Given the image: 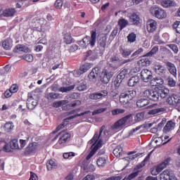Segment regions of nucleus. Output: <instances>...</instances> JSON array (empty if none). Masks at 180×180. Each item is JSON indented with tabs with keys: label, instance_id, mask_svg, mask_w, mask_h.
<instances>
[{
	"label": "nucleus",
	"instance_id": "20e7f679",
	"mask_svg": "<svg viewBox=\"0 0 180 180\" xmlns=\"http://www.w3.org/2000/svg\"><path fill=\"white\" fill-rule=\"evenodd\" d=\"M143 98H148L153 102H158L160 99V93L155 89H147L143 93Z\"/></svg>",
	"mask_w": 180,
	"mask_h": 180
},
{
	"label": "nucleus",
	"instance_id": "bb28decb",
	"mask_svg": "<svg viewBox=\"0 0 180 180\" xmlns=\"http://www.w3.org/2000/svg\"><path fill=\"white\" fill-rule=\"evenodd\" d=\"M140 82V77L139 76H133L128 81V85L129 86H136Z\"/></svg>",
	"mask_w": 180,
	"mask_h": 180
},
{
	"label": "nucleus",
	"instance_id": "f704fd0d",
	"mask_svg": "<svg viewBox=\"0 0 180 180\" xmlns=\"http://www.w3.org/2000/svg\"><path fill=\"white\" fill-rule=\"evenodd\" d=\"M138 64L141 67H148L151 64V61L147 58H143L138 61Z\"/></svg>",
	"mask_w": 180,
	"mask_h": 180
},
{
	"label": "nucleus",
	"instance_id": "aec40b11",
	"mask_svg": "<svg viewBox=\"0 0 180 180\" xmlns=\"http://www.w3.org/2000/svg\"><path fill=\"white\" fill-rule=\"evenodd\" d=\"M98 74H101V68L96 67L93 68L91 72L89 75V78L90 81H94V79H96Z\"/></svg>",
	"mask_w": 180,
	"mask_h": 180
},
{
	"label": "nucleus",
	"instance_id": "774afa93",
	"mask_svg": "<svg viewBox=\"0 0 180 180\" xmlns=\"http://www.w3.org/2000/svg\"><path fill=\"white\" fill-rule=\"evenodd\" d=\"M169 47L176 54V53H178V51H179V49H178V46H176V44H172L169 45Z\"/></svg>",
	"mask_w": 180,
	"mask_h": 180
},
{
	"label": "nucleus",
	"instance_id": "de8ad7c7",
	"mask_svg": "<svg viewBox=\"0 0 180 180\" xmlns=\"http://www.w3.org/2000/svg\"><path fill=\"white\" fill-rule=\"evenodd\" d=\"M68 103V100H64L61 101H56L53 103V108H60L63 105H67Z\"/></svg>",
	"mask_w": 180,
	"mask_h": 180
},
{
	"label": "nucleus",
	"instance_id": "dca6fc26",
	"mask_svg": "<svg viewBox=\"0 0 180 180\" xmlns=\"http://www.w3.org/2000/svg\"><path fill=\"white\" fill-rule=\"evenodd\" d=\"M146 27L148 33H154L157 30V21L150 19L146 22Z\"/></svg>",
	"mask_w": 180,
	"mask_h": 180
},
{
	"label": "nucleus",
	"instance_id": "8fccbe9b",
	"mask_svg": "<svg viewBox=\"0 0 180 180\" xmlns=\"http://www.w3.org/2000/svg\"><path fill=\"white\" fill-rule=\"evenodd\" d=\"M158 92L159 93V97L162 99H165V98H168V91H165L164 89L158 90Z\"/></svg>",
	"mask_w": 180,
	"mask_h": 180
},
{
	"label": "nucleus",
	"instance_id": "338daca9",
	"mask_svg": "<svg viewBox=\"0 0 180 180\" xmlns=\"http://www.w3.org/2000/svg\"><path fill=\"white\" fill-rule=\"evenodd\" d=\"M4 129L7 131L12 130V129H13V123L11 122H6L4 125Z\"/></svg>",
	"mask_w": 180,
	"mask_h": 180
},
{
	"label": "nucleus",
	"instance_id": "412c9836",
	"mask_svg": "<svg viewBox=\"0 0 180 180\" xmlns=\"http://www.w3.org/2000/svg\"><path fill=\"white\" fill-rule=\"evenodd\" d=\"M167 70L169 71V72H170L171 75H173V77H174V78H176V67L175 66V65L171 62H167L166 63Z\"/></svg>",
	"mask_w": 180,
	"mask_h": 180
},
{
	"label": "nucleus",
	"instance_id": "c756f323",
	"mask_svg": "<svg viewBox=\"0 0 180 180\" xmlns=\"http://www.w3.org/2000/svg\"><path fill=\"white\" fill-rule=\"evenodd\" d=\"M18 50L19 51H23L24 53H30V49H29V47L23 45H17L15 49H13V52L18 53Z\"/></svg>",
	"mask_w": 180,
	"mask_h": 180
},
{
	"label": "nucleus",
	"instance_id": "4be33fe9",
	"mask_svg": "<svg viewBox=\"0 0 180 180\" xmlns=\"http://www.w3.org/2000/svg\"><path fill=\"white\" fill-rule=\"evenodd\" d=\"M13 41L11 38H7L2 42V47L4 50H11L13 46Z\"/></svg>",
	"mask_w": 180,
	"mask_h": 180
},
{
	"label": "nucleus",
	"instance_id": "13d9d810",
	"mask_svg": "<svg viewBox=\"0 0 180 180\" xmlns=\"http://www.w3.org/2000/svg\"><path fill=\"white\" fill-rule=\"evenodd\" d=\"M139 171H136L135 172L131 173L128 176H126L125 179L127 180H132L134 179L136 176H139Z\"/></svg>",
	"mask_w": 180,
	"mask_h": 180
},
{
	"label": "nucleus",
	"instance_id": "a18cd8bd",
	"mask_svg": "<svg viewBox=\"0 0 180 180\" xmlns=\"http://www.w3.org/2000/svg\"><path fill=\"white\" fill-rule=\"evenodd\" d=\"M167 78V85L171 87H174L176 85V82L171 76H168Z\"/></svg>",
	"mask_w": 180,
	"mask_h": 180
},
{
	"label": "nucleus",
	"instance_id": "f3484780",
	"mask_svg": "<svg viewBox=\"0 0 180 180\" xmlns=\"http://www.w3.org/2000/svg\"><path fill=\"white\" fill-rule=\"evenodd\" d=\"M89 113H91V110H86L79 114H75L63 120L62 123L63 124V125L67 126L70 124V120L75 119V117H77V116H85V115H88Z\"/></svg>",
	"mask_w": 180,
	"mask_h": 180
},
{
	"label": "nucleus",
	"instance_id": "6ab92c4d",
	"mask_svg": "<svg viewBox=\"0 0 180 180\" xmlns=\"http://www.w3.org/2000/svg\"><path fill=\"white\" fill-rule=\"evenodd\" d=\"M150 84L151 86H162V85H164V79H162V77H156L153 78Z\"/></svg>",
	"mask_w": 180,
	"mask_h": 180
},
{
	"label": "nucleus",
	"instance_id": "6e6552de",
	"mask_svg": "<svg viewBox=\"0 0 180 180\" xmlns=\"http://www.w3.org/2000/svg\"><path fill=\"white\" fill-rule=\"evenodd\" d=\"M169 162H171V158L168 157L163 162L157 165L155 172H154V171L151 172L152 175H158L161 171L169 165Z\"/></svg>",
	"mask_w": 180,
	"mask_h": 180
},
{
	"label": "nucleus",
	"instance_id": "3c124183",
	"mask_svg": "<svg viewBox=\"0 0 180 180\" xmlns=\"http://www.w3.org/2000/svg\"><path fill=\"white\" fill-rule=\"evenodd\" d=\"M106 110H108V108H103L94 110L92 112V115L95 116V115H100V113H103V112H106Z\"/></svg>",
	"mask_w": 180,
	"mask_h": 180
},
{
	"label": "nucleus",
	"instance_id": "79ce46f5",
	"mask_svg": "<svg viewBox=\"0 0 180 180\" xmlns=\"http://www.w3.org/2000/svg\"><path fill=\"white\" fill-rule=\"evenodd\" d=\"M144 51V49L143 48H139L138 50L135 51L131 55V58L134 61L135 58H137L141 53Z\"/></svg>",
	"mask_w": 180,
	"mask_h": 180
},
{
	"label": "nucleus",
	"instance_id": "bf43d9fd",
	"mask_svg": "<svg viewBox=\"0 0 180 180\" xmlns=\"http://www.w3.org/2000/svg\"><path fill=\"white\" fill-rule=\"evenodd\" d=\"M25 61H27L28 63H32L33 61V55L32 54H27L22 56Z\"/></svg>",
	"mask_w": 180,
	"mask_h": 180
},
{
	"label": "nucleus",
	"instance_id": "423d86ee",
	"mask_svg": "<svg viewBox=\"0 0 180 180\" xmlns=\"http://www.w3.org/2000/svg\"><path fill=\"white\" fill-rule=\"evenodd\" d=\"M58 137H60L58 140L59 144H65L71 139V134L67 131H62L52 139V141H56Z\"/></svg>",
	"mask_w": 180,
	"mask_h": 180
},
{
	"label": "nucleus",
	"instance_id": "680f3d73",
	"mask_svg": "<svg viewBox=\"0 0 180 180\" xmlns=\"http://www.w3.org/2000/svg\"><path fill=\"white\" fill-rule=\"evenodd\" d=\"M173 29H175L176 33H179L180 34V21H176L173 24Z\"/></svg>",
	"mask_w": 180,
	"mask_h": 180
},
{
	"label": "nucleus",
	"instance_id": "f8f14e48",
	"mask_svg": "<svg viewBox=\"0 0 180 180\" xmlns=\"http://www.w3.org/2000/svg\"><path fill=\"white\" fill-rule=\"evenodd\" d=\"M102 140L98 141V143L94 142V143L91 146V150L86 156V160H91V158L94 157L96 151H98V148H101V147H102Z\"/></svg>",
	"mask_w": 180,
	"mask_h": 180
},
{
	"label": "nucleus",
	"instance_id": "39448f33",
	"mask_svg": "<svg viewBox=\"0 0 180 180\" xmlns=\"http://www.w3.org/2000/svg\"><path fill=\"white\" fill-rule=\"evenodd\" d=\"M166 103L169 106H174L180 110V96L178 94H173L166 98Z\"/></svg>",
	"mask_w": 180,
	"mask_h": 180
},
{
	"label": "nucleus",
	"instance_id": "5fc2aeb1",
	"mask_svg": "<svg viewBox=\"0 0 180 180\" xmlns=\"http://www.w3.org/2000/svg\"><path fill=\"white\" fill-rule=\"evenodd\" d=\"M98 44L99 46L101 48V50H105V49L106 48V38L103 37L100 39Z\"/></svg>",
	"mask_w": 180,
	"mask_h": 180
},
{
	"label": "nucleus",
	"instance_id": "a878e982",
	"mask_svg": "<svg viewBox=\"0 0 180 180\" xmlns=\"http://www.w3.org/2000/svg\"><path fill=\"white\" fill-rule=\"evenodd\" d=\"M129 20L133 25H135V26H139V25H140V16L137 15V13H133L129 16Z\"/></svg>",
	"mask_w": 180,
	"mask_h": 180
},
{
	"label": "nucleus",
	"instance_id": "603ef678",
	"mask_svg": "<svg viewBox=\"0 0 180 180\" xmlns=\"http://www.w3.org/2000/svg\"><path fill=\"white\" fill-rule=\"evenodd\" d=\"M63 157L65 160H68L72 158V157H75V153L74 152H68L65 153L63 155Z\"/></svg>",
	"mask_w": 180,
	"mask_h": 180
},
{
	"label": "nucleus",
	"instance_id": "052dcab7",
	"mask_svg": "<svg viewBox=\"0 0 180 180\" xmlns=\"http://www.w3.org/2000/svg\"><path fill=\"white\" fill-rule=\"evenodd\" d=\"M27 141H29V136L26 140L20 139V150H22L27 144Z\"/></svg>",
	"mask_w": 180,
	"mask_h": 180
},
{
	"label": "nucleus",
	"instance_id": "0eeeda50",
	"mask_svg": "<svg viewBox=\"0 0 180 180\" xmlns=\"http://www.w3.org/2000/svg\"><path fill=\"white\" fill-rule=\"evenodd\" d=\"M150 12L151 15L157 18V19H165V18H167V13L160 7H151Z\"/></svg>",
	"mask_w": 180,
	"mask_h": 180
},
{
	"label": "nucleus",
	"instance_id": "2f4dec72",
	"mask_svg": "<svg viewBox=\"0 0 180 180\" xmlns=\"http://www.w3.org/2000/svg\"><path fill=\"white\" fill-rule=\"evenodd\" d=\"M162 6L163 8H171V6H176V4L172 0H163L162 1Z\"/></svg>",
	"mask_w": 180,
	"mask_h": 180
},
{
	"label": "nucleus",
	"instance_id": "a19ab883",
	"mask_svg": "<svg viewBox=\"0 0 180 180\" xmlns=\"http://www.w3.org/2000/svg\"><path fill=\"white\" fill-rule=\"evenodd\" d=\"M10 147L12 150H20L19 142L18 139H13L10 142Z\"/></svg>",
	"mask_w": 180,
	"mask_h": 180
},
{
	"label": "nucleus",
	"instance_id": "69168bd1",
	"mask_svg": "<svg viewBox=\"0 0 180 180\" xmlns=\"http://www.w3.org/2000/svg\"><path fill=\"white\" fill-rule=\"evenodd\" d=\"M32 101H33V96H32V94H28V98L27 100V108H28V109H31L30 108V105H32Z\"/></svg>",
	"mask_w": 180,
	"mask_h": 180
},
{
	"label": "nucleus",
	"instance_id": "7ed1b4c3",
	"mask_svg": "<svg viewBox=\"0 0 180 180\" xmlns=\"http://www.w3.org/2000/svg\"><path fill=\"white\" fill-rule=\"evenodd\" d=\"M136 95V92L134 90L127 91L124 93H122L120 95V102L122 105H129L130 101H133Z\"/></svg>",
	"mask_w": 180,
	"mask_h": 180
},
{
	"label": "nucleus",
	"instance_id": "58836bf2",
	"mask_svg": "<svg viewBox=\"0 0 180 180\" xmlns=\"http://www.w3.org/2000/svg\"><path fill=\"white\" fill-rule=\"evenodd\" d=\"M64 42L66 44H71V43H74L72 37L71 36V34L68 32L64 34Z\"/></svg>",
	"mask_w": 180,
	"mask_h": 180
},
{
	"label": "nucleus",
	"instance_id": "473e14b6",
	"mask_svg": "<svg viewBox=\"0 0 180 180\" xmlns=\"http://www.w3.org/2000/svg\"><path fill=\"white\" fill-rule=\"evenodd\" d=\"M129 25V20L121 18L118 20V26H120V30H123L125 27H127Z\"/></svg>",
	"mask_w": 180,
	"mask_h": 180
},
{
	"label": "nucleus",
	"instance_id": "a211bd4d",
	"mask_svg": "<svg viewBox=\"0 0 180 180\" xmlns=\"http://www.w3.org/2000/svg\"><path fill=\"white\" fill-rule=\"evenodd\" d=\"M103 130H105V125H103L101 129L99 134L98 132H96L93 139H91L89 143L90 144H92V143H98L100 140L102 141V139H101V136H102V133H103Z\"/></svg>",
	"mask_w": 180,
	"mask_h": 180
},
{
	"label": "nucleus",
	"instance_id": "4c0bfd02",
	"mask_svg": "<svg viewBox=\"0 0 180 180\" xmlns=\"http://www.w3.org/2000/svg\"><path fill=\"white\" fill-rule=\"evenodd\" d=\"M128 43H134L137 39V35L134 32H131L127 37Z\"/></svg>",
	"mask_w": 180,
	"mask_h": 180
},
{
	"label": "nucleus",
	"instance_id": "f03ea898",
	"mask_svg": "<svg viewBox=\"0 0 180 180\" xmlns=\"http://www.w3.org/2000/svg\"><path fill=\"white\" fill-rule=\"evenodd\" d=\"M116 70H117V68L112 65V64L105 68L100 77L101 82H103V84H109V81H110V78L113 77V74H115Z\"/></svg>",
	"mask_w": 180,
	"mask_h": 180
},
{
	"label": "nucleus",
	"instance_id": "9b49d317",
	"mask_svg": "<svg viewBox=\"0 0 180 180\" xmlns=\"http://www.w3.org/2000/svg\"><path fill=\"white\" fill-rule=\"evenodd\" d=\"M160 180H178L171 169H166L160 174Z\"/></svg>",
	"mask_w": 180,
	"mask_h": 180
},
{
	"label": "nucleus",
	"instance_id": "09e8293b",
	"mask_svg": "<svg viewBox=\"0 0 180 180\" xmlns=\"http://www.w3.org/2000/svg\"><path fill=\"white\" fill-rule=\"evenodd\" d=\"M162 112H165V108H155L149 112L150 115H157L161 113Z\"/></svg>",
	"mask_w": 180,
	"mask_h": 180
},
{
	"label": "nucleus",
	"instance_id": "2eb2a0df",
	"mask_svg": "<svg viewBox=\"0 0 180 180\" xmlns=\"http://www.w3.org/2000/svg\"><path fill=\"white\" fill-rule=\"evenodd\" d=\"M155 71L162 78H167V68L162 65H155Z\"/></svg>",
	"mask_w": 180,
	"mask_h": 180
},
{
	"label": "nucleus",
	"instance_id": "9d476101",
	"mask_svg": "<svg viewBox=\"0 0 180 180\" xmlns=\"http://www.w3.org/2000/svg\"><path fill=\"white\" fill-rule=\"evenodd\" d=\"M131 114H129L124 117H122V119L119 120L117 122H116L112 127L113 129H115L116 130L120 129L121 127H123V126H124V124H126V123H127V122H129V120H131Z\"/></svg>",
	"mask_w": 180,
	"mask_h": 180
},
{
	"label": "nucleus",
	"instance_id": "c85d7f7f",
	"mask_svg": "<svg viewBox=\"0 0 180 180\" xmlns=\"http://www.w3.org/2000/svg\"><path fill=\"white\" fill-rule=\"evenodd\" d=\"M15 13H16V10L14 8H7L3 12L2 15L4 18H11Z\"/></svg>",
	"mask_w": 180,
	"mask_h": 180
},
{
	"label": "nucleus",
	"instance_id": "ddd939ff",
	"mask_svg": "<svg viewBox=\"0 0 180 180\" xmlns=\"http://www.w3.org/2000/svg\"><path fill=\"white\" fill-rule=\"evenodd\" d=\"M141 78L143 82H148L153 79V72L148 69H143L141 72Z\"/></svg>",
	"mask_w": 180,
	"mask_h": 180
},
{
	"label": "nucleus",
	"instance_id": "6e6d98bb",
	"mask_svg": "<svg viewBox=\"0 0 180 180\" xmlns=\"http://www.w3.org/2000/svg\"><path fill=\"white\" fill-rule=\"evenodd\" d=\"M60 96V94H56V93H49L47 96L46 98L47 99H58Z\"/></svg>",
	"mask_w": 180,
	"mask_h": 180
},
{
	"label": "nucleus",
	"instance_id": "864d4df0",
	"mask_svg": "<svg viewBox=\"0 0 180 180\" xmlns=\"http://www.w3.org/2000/svg\"><path fill=\"white\" fill-rule=\"evenodd\" d=\"M124 112V110L120 109V108H115L111 111L112 116H117V115H120Z\"/></svg>",
	"mask_w": 180,
	"mask_h": 180
},
{
	"label": "nucleus",
	"instance_id": "4468645a",
	"mask_svg": "<svg viewBox=\"0 0 180 180\" xmlns=\"http://www.w3.org/2000/svg\"><path fill=\"white\" fill-rule=\"evenodd\" d=\"M108 96V91L102 90L101 91H97L96 93H93L90 94V99H93L94 101H98V99H102Z\"/></svg>",
	"mask_w": 180,
	"mask_h": 180
},
{
	"label": "nucleus",
	"instance_id": "ea45409f",
	"mask_svg": "<svg viewBox=\"0 0 180 180\" xmlns=\"http://www.w3.org/2000/svg\"><path fill=\"white\" fill-rule=\"evenodd\" d=\"M46 167H47L48 171H51L53 168H57V163L56 162L55 160H50L49 162H47Z\"/></svg>",
	"mask_w": 180,
	"mask_h": 180
},
{
	"label": "nucleus",
	"instance_id": "e2e57ef3",
	"mask_svg": "<svg viewBox=\"0 0 180 180\" xmlns=\"http://www.w3.org/2000/svg\"><path fill=\"white\" fill-rule=\"evenodd\" d=\"M144 118V112H139L135 116V120L136 122H141V120Z\"/></svg>",
	"mask_w": 180,
	"mask_h": 180
},
{
	"label": "nucleus",
	"instance_id": "b1692460",
	"mask_svg": "<svg viewBox=\"0 0 180 180\" xmlns=\"http://www.w3.org/2000/svg\"><path fill=\"white\" fill-rule=\"evenodd\" d=\"M150 103L148 99L146 98H141L137 101L136 106L137 108H151V105L147 107V105Z\"/></svg>",
	"mask_w": 180,
	"mask_h": 180
},
{
	"label": "nucleus",
	"instance_id": "37998d69",
	"mask_svg": "<svg viewBox=\"0 0 180 180\" xmlns=\"http://www.w3.org/2000/svg\"><path fill=\"white\" fill-rule=\"evenodd\" d=\"M128 74L129 70L123 69L117 77L118 79L120 78V79H124V78L127 77Z\"/></svg>",
	"mask_w": 180,
	"mask_h": 180
},
{
	"label": "nucleus",
	"instance_id": "0e129e2a",
	"mask_svg": "<svg viewBox=\"0 0 180 180\" xmlns=\"http://www.w3.org/2000/svg\"><path fill=\"white\" fill-rule=\"evenodd\" d=\"M63 0H56L54 5L56 9H61L63 8Z\"/></svg>",
	"mask_w": 180,
	"mask_h": 180
},
{
	"label": "nucleus",
	"instance_id": "4d7b16f0",
	"mask_svg": "<svg viewBox=\"0 0 180 180\" xmlns=\"http://www.w3.org/2000/svg\"><path fill=\"white\" fill-rule=\"evenodd\" d=\"M44 23L45 24L41 26V30H50V22H47L46 20H44Z\"/></svg>",
	"mask_w": 180,
	"mask_h": 180
},
{
	"label": "nucleus",
	"instance_id": "7c9ffc66",
	"mask_svg": "<svg viewBox=\"0 0 180 180\" xmlns=\"http://www.w3.org/2000/svg\"><path fill=\"white\" fill-rule=\"evenodd\" d=\"M80 105H81V101L76 100V101L66 105L64 107V109H67V110L72 109L74 108H77V106H79Z\"/></svg>",
	"mask_w": 180,
	"mask_h": 180
},
{
	"label": "nucleus",
	"instance_id": "e433bc0d",
	"mask_svg": "<svg viewBox=\"0 0 180 180\" xmlns=\"http://www.w3.org/2000/svg\"><path fill=\"white\" fill-rule=\"evenodd\" d=\"M93 67H94V64L86 63L82 65V66H80V70L82 72H83L84 74V72H86V71L91 70V68H92Z\"/></svg>",
	"mask_w": 180,
	"mask_h": 180
},
{
	"label": "nucleus",
	"instance_id": "72a5a7b5",
	"mask_svg": "<svg viewBox=\"0 0 180 180\" xmlns=\"http://www.w3.org/2000/svg\"><path fill=\"white\" fill-rule=\"evenodd\" d=\"M158 46H155L149 52L143 55V57H153V56H155L158 53Z\"/></svg>",
	"mask_w": 180,
	"mask_h": 180
},
{
	"label": "nucleus",
	"instance_id": "393cba45",
	"mask_svg": "<svg viewBox=\"0 0 180 180\" xmlns=\"http://www.w3.org/2000/svg\"><path fill=\"white\" fill-rule=\"evenodd\" d=\"M175 122L172 121H168L163 128L164 133H169L171 130H174L175 129Z\"/></svg>",
	"mask_w": 180,
	"mask_h": 180
},
{
	"label": "nucleus",
	"instance_id": "49530a36",
	"mask_svg": "<svg viewBox=\"0 0 180 180\" xmlns=\"http://www.w3.org/2000/svg\"><path fill=\"white\" fill-rule=\"evenodd\" d=\"M106 165V158L105 157H100L97 160V165L98 167H105Z\"/></svg>",
	"mask_w": 180,
	"mask_h": 180
},
{
	"label": "nucleus",
	"instance_id": "f257e3e1",
	"mask_svg": "<svg viewBox=\"0 0 180 180\" xmlns=\"http://www.w3.org/2000/svg\"><path fill=\"white\" fill-rule=\"evenodd\" d=\"M96 43V30L91 31V37L86 36L83 38L82 40L78 41L77 44L82 47V49H85L88 47V46H91V47H95V44Z\"/></svg>",
	"mask_w": 180,
	"mask_h": 180
},
{
	"label": "nucleus",
	"instance_id": "5701e85b",
	"mask_svg": "<svg viewBox=\"0 0 180 180\" xmlns=\"http://www.w3.org/2000/svg\"><path fill=\"white\" fill-rule=\"evenodd\" d=\"M120 52L121 56L124 58H127L129 56H131V53H133V50L120 46Z\"/></svg>",
	"mask_w": 180,
	"mask_h": 180
},
{
	"label": "nucleus",
	"instance_id": "cd10ccee",
	"mask_svg": "<svg viewBox=\"0 0 180 180\" xmlns=\"http://www.w3.org/2000/svg\"><path fill=\"white\" fill-rule=\"evenodd\" d=\"M37 150V143L33 142L29 144V146L26 148L25 151L27 154H30V153H34Z\"/></svg>",
	"mask_w": 180,
	"mask_h": 180
},
{
	"label": "nucleus",
	"instance_id": "c03bdc74",
	"mask_svg": "<svg viewBox=\"0 0 180 180\" xmlns=\"http://www.w3.org/2000/svg\"><path fill=\"white\" fill-rule=\"evenodd\" d=\"M75 88V85L72 84L66 87L62 86L59 89L60 92H69L70 91H72Z\"/></svg>",
	"mask_w": 180,
	"mask_h": 180
},
{
	"label": "nucleus",
	"instance_id": "1a4fd4ad",
	"mask_svg": "<svg viewBox=\"0 0 180 180\" xmlns=\"http://www.w3.org/2000/svg\"><path fill=\"white\" fill-rule=\"evenodd\" d=\"M131 114H129L124 117H122V119L119 120L117 122H116L112 127L113 129H115L116 130L120 129L121 127H123V126H124V124H126V123H127V122H129V120H131Z\"/></svg>",
	"mask_w": 180,
	"mask_h": 180
},
{
	"label": "nucleus",
	"instance_id": "c9c22d12",
	"mask_svg": "<svg viewBox=\"0 0 180 180\" xmlns=\"http://www.w3.org/2000/svg\"><path fill=\"white\" fill-rule=\"evenodd\" d=\"M113 154L117 158H120L123 155V148L122 146H118L113 150Z\"/></svg>",
	"mask_w": 180,
	"mask_h": 180
}]
</instances>
